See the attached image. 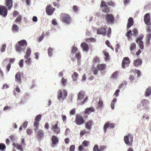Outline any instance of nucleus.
<instances>
[{
    "instance_id": "1",
    "label": "nucleus",
    "mask_w": 151,
    "mask_h": 151,
    "mask_svg": "<svg viewBox=\"0 0 151 151\" xmlns=\"http://www.w3.org/2000/svg\"><path fill=\"white\" fill-rule=\"evenodd\" d=\"M60 16V19L63 22L68 24L70 23L71 18L69 14L65 13H62Z\"/></svg>"
},
{
    "instance_id": "2",
    "label": "nucleus",
    "mask_w": 151,
    "mask_h": 151,
    "mask_svg": "<svg viewBox=\"0 0 151 151\" xmlns=\"http://www.w3.org/2000/svg\"><path fill=\"white\" fill-rule=\"evenodd\" d=\"M31 50L30 48L29 47L27 48L26 54L24 56L25 59V62L27 64L30 65L31 63V59L30 57L31 55Z\"/></svg>"
},
{
    "instance_id": "3",
    "label": "nucleus",
    "mask_w": 151,
    "mask_h": 151,
    "mask_svg": "<svg viewBox=\"0 0 151 151\" xmlns=\"http://www.w3.org/2000/svg\"><path fill=\"white\" fill-rule=\"evenodd\" d=\"M67 95V92L65 89L62 91L60 89L58 91V98L59 100H63L65 99Z\"/></svg>"
},
{
    "instance_id": "4",
    "label": "nucleus",
    "mask_w": 151,
    "mask_h": 151,
    "mask_svg": "<svg viewBox=\"0 0 151 151\" xmlns=\"http://www.w3.org/2000/svg\"><path fill=\"white\" fill-rule=\"evenodd\" d=\"M75 122L76 124L78 125H81L85 122V120L83 116L80 114H76Z\"/></svg>"
},
{
    "instance_id": "5",
    "label": "nucleus",
    "mask_w": 151,
    "mask_h": 151,
    "mask_svg": "<svg viewBox=\"0 0 151 151\" xmlns=\"http://www.w3.org/2000/svg\"><path fill=\"white\" fill-rule=\"evenodd\" d=\"M133 138L132 135L129 134L127 135L124 136V141L127 145L131 146L133 141Z\"/></svg>"
},
{
    "instance_id": "6",
    "label": "nucleus",
    "mask_w": 151,
    "mask_h": 151,
    "mask_svg": "<svg viewBox=\"0 0 151 151\" xmlns=\"http://www.w3.org/2000/svg\"><path fill=\"white\" fill-rule=\"evenodd\" d=\"M106 22L108 24H113L114 22L115 18L111 14H107L105 16Z\"/></svg>"
},
{
    "instance_id": "7",
    "label": "nucleus",
    "mask_w": 151,
    "mask_h": 151,
    "mask_svg": "<svg viewBox=\"0 0 151 151\" xmlns=\"http://www.w3.org/2000/svg\"><path fill=\"white\" fill-rule=\"evenodd\" d=\"M8 8L4 6L0 5V15L3 17H6L8 13Z\"/></svg>"
},
{
    "instance_id": "8",
    "label": "nucleus",
    "mask_w": 151,
    "mask_h": 151,
    "mask_svg": "<svg viewBox=\"0 0 151 151\" xmlns=\"http://www.w3.org/2000/svg\"><path fill=\"white\" fill-rule=\"evenodd\" d=\"M107 28V26L104 25L103 27H101L97 29V34L98 35H102L104 36L106 35V34Z\"/></svg>"
},
{
    "instance_id": "9",
    "label": "nucleus",
    "mask_w": 151,
    "mask_h": 151,
    "mask_svg": "<svg viewBox=\"0 0 151 151\" xmlns=\"http://www.w3.org/2000/svg\"><path fill=\"white\" fill-rule=\"evenodd\" d=\"M58 122H56L55 125H52L51 128V130L55 134H58L60 133V128L58 127Z\"/></svg>"
},
{
    "instance_id": "10",
    "label": "nucleus",
    "mask_w": 151,
    "mask_h": 151,
    "mask_svg": "<svg viewBox=\"0 0 151 151\" xmlns=\"http://www.w3.org/2000/svg\"><path fill=\"white\" fill-rule=\"evenodd\" d=\"M115 124L113 123H111L108 122H106L104 125L103 128L104 131V133H106L107 129L109 128H113L115 127Z\"/></svg>"
},
{
    "instance_id": "11",
    "label": "nucleus",
    "mask_w": 151,
    "mask_h": 151,
    "mask_svg": "<svg viewBox=\"0 0 151 151\" xmlns=\"http://www.w3.org/2000/svg\"><path fill=\"white\" fill-rule=\"evenodd\" d=\"M130 61L129 58L125 57L124 58L122 63V67L123 68L129 66L130 63Z\"/></svg>"
},
{
    "instance_id": "12",
    "label": "nucleus",
    "mask_w": 151,
    "mask_h": 151,
    "mask_svg": "<svg viewBox=\"0 0 151 151\" xmlns=\"http://www.w3.org/2000/svg\"><path fill=\"white\" fill-rule=\"evenodd\" d=\"M150 20V14L149 13H146L144 17V21L145 23L147 25H151Z\"/></svg>"
},
{
    "instance_id": "13",
    "label": "nucleus",
    "mask_w": 151,
    "mask_h": 151,
    "mask_svg": "<svg viewBox=\"0 0 151 151\" xmlns=\"http://www.w3.org/2000/svg\"><path fill=\"white\" fill-rule=\"evenodd\" d=\"M55 10V9L51 7L50 5H48L46 9V13L49 15H52Z\"/></svg>"
},
{
    "instance_id": "14",
    "label": "nucleus",
    "mask_w": 151,
    "mask_h": 151,
    "mask_svg": "<svg viewBox=\"0 0 151 151\" xmlns=\"http://www.w3.org/2000/svg\"><path fill=\"white\" fill-rule=\"evenodd\" d=\"M142 38V37L140 36L138 37L136 40V42L138 44L140 48L141 49L144 48L143 42L141 40Z\"/></svg>"
},
{
    "instance_id": "15",
    "label": "nucleus",
    "mask_w": 151,
    "mask_h": 151,
    "mask_svg": "<svg viewBox=\"0 0 151 151\" xmlns=\"http://www.w3.org/2000/svg\"><path fill=\"white\" fill-rule=\"evenodd\" d=\"M12 0H5V5L8 10H10L13 7Z\"/></svg>"
},
{
    "instance_id": "16",
    "label": "nucleus",
    "mask_w": 151,
    "mask_h": 151,
    "mask_svg": "<svg viewBox=\"0 0 151 151\" xmlns=\"http://www.w3.org/2000/svg\"><path fill=\"white\" fill-rule=\"evenodd\" d=\"M51 140L52 142V146L54 147L55 145L58 144L59 142V139L55 135L52 136Z\"/></svg>"
},
{
    "instance_id": "17",
    "label": "nucleus",
    "mask_w": 151,
    "mask_h": 151,
    "mask_svg": "<svg viewBox=\"0 0 151 151\" xmlns=\"http://www.w3.org/2000/svg\"><path fill=\"white\" fill-rule=\"evenodd\" d=\"M85 92L82 91H80L78 94L77 101H80L83 99L85 97Z\"/></svg>"
},
{
    "instance_id": "18",
    "label": "nucleus",
    "mask_w": 151,
    "mask_h": 151,
    "mask_svg": "<svg viewBox=\"0 0 151 151\" xmlns=\"http://www.w3.org/2000/svg\"><path fill=\"white\" fill-rule=\"evenodd\" d=\"M93 121L90 120L88 121L85 124V127L88 130H90L91 129V127L93 124Z\"/></svg>"
},
{
    "instance_id": "19",
    "label": "nucleus",
    "mask_w": 151,
    "mask_h": 151,
    "mask_svg": "<svg viewBox=\"0 0 151 151\" xmlns=\"http://www.w3.org/2000/svg\"><path fill=\"white\" fill-rule=\"evenodd\" d=\"M21 73L20 72L17 73L15 76V81L19 83L22 82Z\"/></svg>"
},
{
    "instance_id": "20",
    "label": "nucleus",
    "mask_w": 151,
    "mask_h": 151,
    "mask_svg": "<svg viewBox=\"0 0 151 151\" xmlns=\"http://www.w3.org/2000/svg\"><path fill=\"white\" fill-rule=\"evenodd\" d=\"M19 44L17 43L15 45V48L16 51L19 52H20L21 51H24L25 50V48Z\"/></svg>"
},
{
    "instance_id": "21",
    "label": "nucleus",
    "mask_w": 151,
    "mask_h": 151,
    "mask_svg": "<svg viewBox=\"0 0 151 151\" xmlns=\"http://www.w3.org/2000/svg\"><path fill=\"white\" fill-rule=\"evenodd\" d=\"M81 46L84 51L88 52L89 49V46L85 42H82L81 44Z\"/></svg>"
},
{
    "instance_id": "22",
    "label": "nucleus",
    "mask_w": 151,
    "mask_h": 151,
    "mask_svg": "<svg viewBox=\"0 0 151 151\" xmlns=\"http://www.w3.org/2000/svg\"><path fill=\"white\" fill-rule=\"evenodd\" d=\"M96 67L99 70H105L106 68V65L105 64H99L97 65Z\"/></svg>"
},
{
    "instance_id": "23",
    "label": "nucleus",
    "mask_w": 151,
    "mask_h": 151,
    "mask_svg": "<svg viewBox=\"0 0 151 151\" xmlns=\"http://www.w3.org/2000/svg\"><path fill=\"white\" fill-rule=\"evenodd\" d=\"M134 21L132 17H131L129 18L127 25V28L129 29L133 24Z\"/></svg>"
},
{
    "instance_id": "24",
    "label": "nucleus",
    "mask_w": 151,
    "mask_h": 151,
    "mask_svg": "<svg viewBox=\"0 0 151 151\" xmlns=\"http://www.w3.org/2000/svg\"><path fill=\"white\" fill-rule=\"evenodd\" d=\"M17 43L20 46L24 47L25 49L27 45V42L25 40H24L18 41Z\"/></svg>"
},
{
    "instance_id": "25",
    "label": "nucleus",
    "mask_w": 151,
    "mask_h": 151,
    "mask_svg": "<svg viewBox=\"0 0 151 151\" xmlns=\"http://www.w3.org/2000/svg\"><path fill=\"white\" fill-rule=\"evenodd\" d=\"M95 109L93 107H91L88 108L86 109L84 113L87 114H89L92 112H94Z\"/></svg>"
},
{
    "instance_id": "26",
    "label": "nucleus",
    "mask_w": 151,
    "mask_h": 151,
    "mask_svg": "<svg viewBox=\"0 0 151 151\" xmlns=\"http://www.w3.org/2000/svg\"><path fill=\"white\" fill-rule=\"evenodd\" d=\"M142 63V61L140 59L138 58L134 61L133 64L135 66L137 67L141 65Z\"/></svg>"
},
{
    "instance_id": "27",
    "label": "nucleus",
    "mask_w": 151,
    "mask_h": 151,
    "mask_svg": "<svg viewBox=\"0 0 151 151\" xmlns=\"http://www.w3.org/2000/svg\"><path fill=\"white\" fill-rule=\"evenodd\" d=\"M9 60V61L10 63H12L15 60V59L14 58H7L6 59H4L3 60V64H6V63H7L8 62Z\"/></svg>"
},
{
    "instance_id": "28",
    "label": "nucleus",
    "mask_w": 151,
    "mask_h": 151,
    "mask_svg": "<svg viewBox=\"0 0 151 151\" xmlns=\"http://www.w3.org/2000/svg\"><path fill=\"white\" fill-rule=\"evenodd\" d=\"M12 29L14 32L16 33L18 32L19 31V27L17 25L14 24L12 25Z\"/></svg>"
},
{
    "instance_id": "29",
    "label": "nucleus",
    "mask_w": 151,
    "mask_h": 151,
    "mask_svg": "<svg viewBox=\"0 0 151 151\" xmlns=\"http://www.w3.org/2000/svg\"><path fill=\"white\" fill-rule=\"evenodd\" d=\"M44 136V134L43 131L41 130H39L37 132V136L38 139L42 138Z\"/></svg>"
},
{
    "instance_id": "30",
    "label": "nucleus",
    "mask_w": 151,
    "mask_h": 151,
    "mask_svg": "<svg viewBox=\"0 0 151 151\" xmlns=\"http://www.w3.org/2000/svg\"><path fill=\"white\" fill-rule=\"evenodd\" d=\"M12 145L14 147H16L18 150H20L21 151H23V149L22 148V146L19 144L13 143Z\"/></svg>"
},
{
    "instance_id": "31",
    "label": "nucleus",
    "mask_w": 151,
    "mask_h": 151,
    "mask_svg": "<svg viewBox=\"0 0 151 151\" xmlns=\"http://www.w3.org/2000/svg\"><path fill=\"white\" fill-rule=\"evenodd\" d=\"M102 11L105 13H109L110 12V9L109 7L107 6L102 8Z\"/></svg>"
},
{
    "instance_id": "32",
    "label": "nucleus",
    "mask_w": 151,
    "mask_h": 151,
    "mask_svg": "<svg viewBox=\"0 0 151 151\" xmlns=\"http://www.w3.org/2000/svg\"><path fill=\"white\" fill-rule=\"evenodd\" d=\"M151 38V34L149 33L147 35L146 37V43L147 44H149Z\"/></svg>"
},
{
    "instance_id": "33",
    "label": "nucleus",
    "mask_w": 151,
    "mask_h": 151,
    "mask_svg": "<svg viewBox=\"0 0 151 151\" xmlns=\"http://www.w3.org/2000/svg\"><path fill=\"white\" fill-rule=\"evenodd\" d=\"M151 93V87H148L146 90L145 95L146 96H148Z\"/></svg>"
},
{
    "instance_id": "34",
    "label": "nucleus",
    "mask_w": 151,
    "mask_h": 151,
    "mask_svg": "<svg viewBox=\"0 0 151 151\" xmlns=\"http://www.w3.org/2000/svg\"><path fill=\"white\" fill-rule=\"evenodd\" d=\"M78 76V74L76 72H74L72 75V78L73 81L77 80Z\"/></svg>"
},
{
    "instance_id": "35",
    "label": "nucleus",
    "mask_w": 151,
    "mask_h": 151,
    "mask_svg": "<svg viewBox=\"0 0 151 151\" xmlns=\"http://www.w3.org/2000/svg\"><path fill=\"white\" fill-rule=\"evenodd\" d=\"M78 50V48L75 46H73L71 48V55L74 54Z\"/></svg>"
},
{
    "instance_id": "36",
    "label": "nucleus",
    "mask_w": 151,
    "mask_h": 151,
    "mask_svg": "<svg viewBox=\"0 0 151 151\" xmlns=\"http://www.w3.org/2000/svg\"><path fill=\"white\" fill-rule=\"evenodd\" d=\"M132 35V31L131 30H129L126 33L125 35L128 37V40H129L131 37V35Z\"/></svg>"
},
{
    "instance_id": "37",
    "label": "nucleus",
    "mask_w": 151,
    "mask_h": 151,
    "mask_svg": "<svg viewBox=\"0 0 151 151\" xmlns=\"http://www.w3.org/2000/svg\"><path fill=\"white\" fill-rule=\"evenodd\" d=\"M89 133V132L87 131L85 129H84L81 131L80 132V135L81 136H82L84 134H88Z\"/></svg>"
},
{
    "instance_id": "38",
    "label": "nucleus",
    "mask_w": 151,
    "mask_h": 151,
    "mask_svg": "<svg viewBox=\"0 0 151 151\" xmlns=\"http://www.w3.org/2000/svg\"><path fill=\"white\" fill-rule=\"evenodd\" d=\"M136 48V45L134 43L131 44L130 47V49L131 51H132Z\"/></svg>"
},
{
    "instance_id": "39",
    "label": "nucleus",
    "mask_w": 151,
    "mask_h": 151,
    "mask_svg": "<svg viewBox=\"0 0 151 151\" xmlns=\"http://www.w3.org/2000/svg\"><path fill=\"white\" fill-rule=\"evenodd\" d=\"M99 106H98V108H99L101 109L103 106V101L101 99H99V101L98 103Z\"/></svg>"
},
{
    "instance_id": "40",
    "label": "nucleus",
    "mask_w": 151,
    "mask_h": 151,
    "mask_svg": "<svg viewBox=\"0 0 151 151\" xmlns=\"http://www.w3.org/2000/svg\"><path fill=\"white\" fill-rule=\"evenodd\" d=\"M39 124V123L38 121H35L34 122V127H35V131H36V130H38V126Z\"/></svg>"
},
{
    "instance_id": "41",
    "label": "nucleus",
    "mask_w": 151,
    "mask_h": 151,
    "mask_svg": "<svg viewBox=\"0 0 151 151\" xmlns=\"http://www.w3.org/2000/svg\"><path fill=\"white\" fill-rule=\"evenodd\" d=\"M117 99H114L111 101V106L112 109H114V103L116 101Z\"/></svg>"
},
{
    "instance_id": "42",
    "label": "nucleus",
    "mask_w": 151,
    "mask_h": 151,
    "mask_svg": "<svg viewBox=\"0 0 151 151\" xmlns=\"http://www.w3.org/2000/svg\"><path fill=\"white\" fill-rule=\"evenodd\" d=\"M67 80L66 79H64V78H62L61 81V83L62 85L65 86L67 82Z\"/></svg>"
},
{
    "instance_id": "43",
    "label": "nucleus",
    "mask_w": 151,
    "mask_h": 151,
    "mask_svg": "<svg viewBox=\"0 0 151 151\" xmlns=\"http://www.w3.org/2000/svg\"><path fill=\"white\" fill-rule=\"evenodd\" d=\"M22 19V16L21 15H19L17 18L15 20V22H20Z\"/></svg>"
},
{
    "instance_id": "44",
    "label": "nucleus",
    "mask_w": 151,
    "mask_h": 151,
    "mask_svg": "<svg viewBox=\"0 0 151 151\" xmlns=\"http://www.w3.org/2000/svg\"><path fill=\"white\" fill-rule=\"evenodd\" d=\"M91 70L94 75H96L98 73V70L95 67L93 66L91 68Z\"/></svg>"
},
{
    "instance_id": "45",
    "label": "nucleus",
    "mask_w": 151,
    "mask_h": 151,
    "mask_svg": "<svg viewBox=\"0 0 151 151\" xmlns=\"http://www.w3.org/2000/svg\"><path fill=\"white\" fill-rule=\"evenodd\" d=\"M42 116L41 114L37 115L35 118V120L39 122L41 119Z\"/></svg>"
},
{
    "instance_id": "46",
    "label": "nucleus",
    "mask_w": 151,
    "mask_h": 151,
    "mask_svg": "<svg viewBox=\"0 0 151 151\" xmlns=\"http://www.w3.org/2000/svg\"><path fill=\"white\" fill-rule=\"evenodd\" d=\"M44 32L42 33L41 35V36H40L39 37H38L37 39V41L38 42H40L43 39L44 37Z\"/></svg>"
},
{
    "instance_id": "47",
    "label": "nucleus",
    "mask_w": 151,
    "mask_h": 151,
    "mask_svg": "<svg viewBox=\"0 0 151 151\" xmlns=\"http://www.w3.org/2000/svg\"><path fill=\"white\" fill-rule=\"evenodd\" d=\"M133 34L132 35L134 36H136L138 34V32L136 28H134L132 30Z\"/></svg>"
},
{
    "instance_id": "48",
    "label": "nucleus",
    "mask_w": 151,
    "mask_h": 151,
    "mask_svg": "<svg viewBox=\"0 0 151 151\" xmlns=\"http://www.w3.org/2000/svg\"><path fill=\"white\" fill-rule=\"evenodd\" d=\"M100 61V60L99 58L97 57H95L93 60V63H99Z\"/></svg>"
},
{
    "instance_id": "49",
    "label": "nucleus",
    "mask_w": 151,
    "mask_h": 151,
    "mask_svg": "<svg viewBox=\"0 0 151 151\" xmlns=\"http://www.w3.org/2000/svg\"><path fill=\"white\" fill-rule=\"evenodd\" d=\"M104 55L105 56V60H108L109 58V53L105 51L104 52Z\"/></svg>"
},
{
    "instance_id": "50",
    "label": "nucleus",
    "mask_w": 151,
    "mask_h": 151,
    "mask_svg": "<svg viewBox=\"0 0 151 151\" xmlns=\"http://www.w3.org/2000/svg\"><path fill=\"white\" fill-rule=\"evenodd\" d=\"M53 49L52 48L50 47L48 49V53L50 56H51L52 55V52Z\"/></svg>"
},
{
    "instance_id": "51",
    "label": "nucleus",
    "mask_w": 151,
    "mask_h": 151,
    "mask_svg": "<svg viewBox=\"0 0 151 151\" xmlns=\"http://www.w3.org/2000/svg\"><path fill=\"white\" fill-rule=\"evenodd\" d=\"M107 6L106 4L105 1H102L101 2V4L100 6V7L101 8H102L103 7H104V6Z\"/></svg>"
},
{
    "instance_id": "52",
    "label": "nucleus",
    "mask_w": 151,
    "mask_h": 151,
    "mask_svg": "<svg viewBox=\"0 0 151 151\" xmlns=\"http://www.w3.org/2000/svg\"><path fill=\"white\" fill-rule=\"evenodd\" d=\"M93 151H100V149L99 148V147L97 145H94L93 149Z\"/></svg>"
},
{
    "instance_id": "53",
    "label": "nucleus",
    "mask_w": 151,
    "mask_h": 151,
    "mask_svg": "<svg viewBox=\"0 0 151 151\" xmlns=\"http://www.w3.org/2000/svg\"><path fill=\"white\" fill-rule=\"evenodd\" d=\"M88 97H86L84 99L80 102V104L81 105H82L85 104L88 100Z\"/></svg>"
},
{
    "instance_id": "54",
    "label": "nucleus",
    "mask_w": 151,
    "mask_h": 151,
    "mask_svg": "<svg viewBox=\"0 0 151 151\" xmlns=\"http://www.w3.org/2000/svg\"><path fill=\"white\" fill-rule=\"evenodd\" d=\"M6 47V45L5 44H3L2 45V47L1 49V52H4Z\"/></svg>"
},
{
    "instance_id": "55",
    "label": "nucleus",
    "mask_w": 151,
    "mask_h": 151,
    "mask_svg": "<svg viewBox=\"0 0 151 151\" xmlns=\"http://www.w3.org/2000/svg\"><path fill=\"white\" fill-rule=\"evenodd\" d=\"M6 148V146L3 143L0 144V150H3L5 149Z\"/></svg>"
},
{
    "instance_id": "56",
    "label": "nucleus",
    "mask_w": 151,
    "mask_h": 151,
    "mask_svg": "<svg viewBox=\"0 0 151 151\" xmlns=\"http://www.w3.org/2000/svg\"><path fill=\"white\" fill-rule=\"evenodd\" d=\"M111 33V29L110 27H109L108 28V31L107 32V36L109 37L110 36V34Z\"/></svg>"
},
{
    "instance_id": "57",
    "label": "nucleus",
    "mask_w": 151,
    "mask_h": 151,
    "mask_svg": "<svg viewBox=\"0 0 151 151\" xmlns=\"http://www.w3.org/2000/svg\"><path fill=\"white\" fill-rule=\"evenodd\" d=\"M118 72L117 71L114 72L112 75V77L113 78H116L118 76Z\"/></svg>"
},
{
    "instance_id": "58",
    "label": "nucleus",
    "mask_w": 151,
    "mask_h": 151,
    "mask_svg": "<svg viewBox=\"0 0 151 151\" xmlns=\"http://www.w3.org/2000/svg\"><path fill=\"white\" fill-rule=\"evenodd\" d=\"M147 25V26L146 27V31L148 32L151 33V25Z\"/></svg>"
},
{
    "instance_id": "59",
    "label": "nucleus",
    "mask_w": 151,
    "mask_h": 151,
    "mask_svg": "<svg viewBox=\"0 0 151 151\" xmlns=\"http://www.w3.org/2000/svg\"><path fill=\"white\" fill-rule=\"evenodd\" d=\"M62 119L64 123H65L66 122V117L65 115H62Z\"/></svg>"
},
{
    "instance_id": "60",
    "label": "nucleus",
    "mask_w": 151,
    "mask_h": 151,
    "mask_svg": "<svg viewBox=\"0 0 151 151\" xmlns=\"http://www.w3.org/2000/svg\"><path fill=\"white\" fill-rule=\"evenodd\" d=\"M88 142L87 141L85 140L82 143L84 147L87 146L88 145Z\"/></svg>"
},
{
    "instance_id": "61",
    "label": "nucleus",
    "mask_w": 151,
    "mask_h": 151,
    "mask_svg": "<svg viewBox=\"0 0 151 151\" xmlns=\"http://www.w3.org/2000/svg\"><path fill=\"white\" fill-rule=\"evenodd\" d=\"M107 4L110 6H114V3L112 1H108L107 3Z\"/></svg>"
},
{
    "instance_id": "62",
    "label": "nucleus",
    "mask_w": 151,
    "mask_h": 151,
    "mask_svg": "<svg viewBox=\"0 0 151 151\" xmlns=\"http://www.w3.org/2000/svg\"><path fill=\"white\" fill-rule=\"evenodd\" d=\"M11 67V65L10 63H8L6 65V69L7 70V72H8Z\"/></svg>"
},
{
    "instance_id": "63",
    "label": "nucleus",
    "mask_w": 151,
    "mask_h": 151,
    "mask_svg": "<svg viewBox=\"0 0 151 151\" xmlns=\"http://www.w3.org/2000/svg\"><path fill=\"white\" fill-rule=\"evenodd\" d=\"M106 146L101 145L100 146L99 149L100 151H103L106 148Z\"/></svg>"
},
{
    "instance_id": "64",
    "label": "nucleus",
    "mask_w": 151,
    "mask_h": 151,
    "mask_svg": "<svg viewBox=\"0 0 151 151\" xmlns=\"http://www.w3.org/2000/svg\"><path fill=\"white\" fill-rule=\"evenodd\" d=\"M75 148L74 145H71L69 148V151H74Z\"/></svg>"
}]
</instances>
